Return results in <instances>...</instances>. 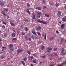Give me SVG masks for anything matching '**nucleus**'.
Returning <instances> with one entry per match:
<instances>
[{
  "label": "nucleus",
  "mask_w": 66,
  "mask_h": 66,
  "mask_svg": "<svg viewBox=\"0 0 66 66\" xmlns=\"http://www.w3.org/2000/svg\"><path fill=\"white\" fill-rule=\"evenodd\" d=\"M5 57V56H2L1 57V59H4Z\"/></svg>",
  "instance_id": "26"
},
{
  "label": "nucleus",
  "mask_w": 66,
  "mask_h": 66,
  "mask_svg": "<svg viewBox=\"0 0 66 66\" xmlns=\"http://www.w3.org/2000/svg\"><path fill=\"white\" fill-rule=\"evenodd\" d=\"M2 41V39H0V42H1Z\"/></svg>",
  "instance_id": "56"
},
{
  "label": "nucleus",
  "mask_w": 66,
  "mask_h": 66,
  "mask_svg": "<svg viewBox=\"0 0 66 66\" xmlns=\"http://www.w3.org/2000/svg\"><path fill=\"white\" fill-rule=\"evenodd\" d=\"M53 37H52L50 39V40H52L53 39Z\"/></svg>",
  "instance_id": "44"
},
{
  "label": "nucleus",
  "mask_w": 66,
  "mask_h": 66,
  "mask_svg": "<svg viewBox=\"0 0 66 66\" xmlns=\"http://www.w3.org/2000/svg\"><path fill=\"white\" fill-rule=\"evenodd\" d=\"M2 48L3 49H4H4H6V47H4V46H3V47H2Z\"/></svg>",
  "instance_id": "47"
},
{
  "label": "nucleus",
  "mask_w": 66,
  "mask_h": 66,
  "mask_svg": "<svg viewBox=\"0 0 66 66\" xmlns=\"http://www.w3.org/2000/svg\"><path fill=\"white\" fill-rule=\"evenodd\" d=\"M45 16H46L47 17H48L49 16V15L47 14H45Z\"/></svg>",
  "instance_id": "24"
},
{
  "label": "nucleus",
  "mask_w": 66,
  "mask_h": 66,
  "mask_svg": "<svg viewBox=\"0 0 66 66\" xmlns=\"http://www.w3.org/2000/svg\"><path fill=\"white\" fill-rule=\"evenodd\" d=\"M46 36H47V35H46V34H45V36L44 37V38L45 39V40H46Z\"/></svg>",
  "instance_id": "25"
},
{
  "label": "nucleus",
  "mask_w": 66,
  "mask_h": 66,
  "mask_svg": "<svg viewBox=\"0 0 66 66\" xmlns=\"http://www.w3.org/2000/svg\"><path fill=\"white\" fill-rule=\"evenodd\" d=\"M2 51H4V49H2Z\"/></svg>",
  "instance_id": "59"
},
{
  "label": "nucleus",
  "mask_w": 66,
  "mask_h": 66,
  "mask_svg": "<svg viewBox=\"0 0 66 66\" xmlns=\"http://www.w3.org/2000/svg\"><path fill=\"white\" fill-rule=\"evenodd\" d=\"M59 3H56L55 4V5L57 7H58L59 6Z\"/></svg>",
  "instance_id": "17"
},
{
  "label": "nucleus",
  "mask_w": 66,
  "mask_h": 66,
  "mask_svg": "<svg viewBox=\"0 0 66 66\" xmlns=\"http://www.w3.org/2000/svg\"><path fill=\"white\" fill-rule=\"evenodd\" d=\"M61 42H64V39L61 38Z\"/></svg>",
  "instance_id": "33"
},
{
  "label": "nucleus",
  "mask_w": 66,
  "mask_h": 66,
  "mask_svg": "<svg viewBox=\"0 0 66 66\" xmlns=\"http://www.w3.org/2000/svg\"><path fill=\"white\" fill-rule=\"evenodd\" d=\"M4 10V11H5V12H7V11H9V10L6 8Z\"/></svg>",
  "instance_id": "22"
},
{
  "label": "nucleus",
  "mask_w": 66,
  "mask_h": 66,
  "mask_svg": "<svg viewBox=\"0 0 66 66\" xmlns=\"http://www.w3.org/2000/svg\"><path fill=\"white\" fill-rule=\"evenodd\" d=\"M47 51H48V52H51V51L49 50H48Z\"/></svg>",
  "instance_id": "54"
},
{
  "label": "nucleus",
  "mask_w": 66,
  "mask_h": 66,
  "mask_svg": "<svg viewBox=\"0 0 66 66\" xmlns=\"http://www.w3.org/2000/svg\"><path fill=\"white\" fill-rule=\"evenodd\" d=\"M37 14L38 16H41L42 15V13H41V12H39L37 13Z\"/></svg>",
  "instance_id": "5"
},
{
  "label": "nucleus",
  "mask_w": 66,
  "mask_h": 66,
  "mask_svg": "<svg viewBox=\"0 0 66 66\" xmlns=\"http://www.w3.org/2000/svg\"><path fill=\"white\" fill-rule=\"evenodd\" d=\"M63 21H66V18H63L62 19Z\"/></svg>",
  "instance_id": "12"
},
{
  "label": "nucleus",
  "mask_w": 66,
  "mask_h": 66,
  "mask_svg": "<svg viewBox=\"0 0 66 66\" xmlns=\"http://www.w3.org/2000/svg\"><path fill=\"white\" fill-rule=\"evenodd\" d=\"M27 53L29 54H31V52H29V51H28Z\"/></svg>",
  "instance_id": "43"
},
{
  "label": "nucleus",
  "mask_w": 66,
  "mask_h": 66,
  "mask_svg": "<svg viewBox=\"0 0 66 66\" xmlns=\"http://www.w3.org/2000/svg\"><path fill=\"white\" fill-rule=\"evenodd\" d=\"M63 64H66V61H65V62H63Z\"/></svg>",
  "instance_id": "50"
},
{
  "label": "nucleus",
  "mask_w": 66,
  "mask_h": 66,
  "mask_svg": "<svg viewBox=\"0 0 66 66\" xmlns=\"http://www.w3.org/2000/svg\"><path fill=\"white\" fill-rule=\"evenodd\" d=\"M26 11L29 14H31V13L30 12V11H29V9H26Z\"/></svg>",
  "instance_id": "8"
},
{
  "label": "nucleus",
  "mask_w": 66,
  "mask_h": 66,
  "mask_svg": "<svg viewBox=\"0 0 66 66\" xmlns=\"http://www.w3.org/2000/svg\"><path fill=\"white\" fill-rule=\"evenodd\" d=\"M47 50H52V48L50 47L47 48Z\"/></svg>",
  "instance_id": "18"
},
{
  "label": "nucleus",
  "mask_w": 66,
  "mask_h": 66,
  "mask_svg": "<svg viewBox=\"0 0 66 66\" xmlns=\"http://www.w3.org/2000/svg\"><path fill=\"white\" fill-rule=\"evenodd\" d=\"M64 8H65V9H66V6H65V7H64Z\"/></svg>",
  "instance_id": "64"
},
{
  "label": "nucleus",
  "mask_w": 66,
  "mask_h": 66,
  "mask_svg": "<svg viewBox=\"0 0 66 66\" xmlns=\"http://www.w3.org/2000/svg\"><path fill=\"white\" fill-rule=\"evenodd\" d=\"M53 54H52L51 55V56H53Z\"/></svg>",
  "instance_id": "61"
},
{
  "label": "nucleus",
  "mask_w": 66,
  "mask_h": 66,
  "mask_svg": "<svg viewBox=\"0 0 66 66\" xmlns=\"http://www.w3.org/2000/svg\"><path fill=\"white\" fill-rule=\"evenodd\" d=\"M0 5L1 6H3V5H4V3H0Z\"/></svg>",
  "instance_id": "19"
},
{
  "label": "nucleus",
  "mask_w": 66,
  "mask_h": 66,
  "mask_svg": "<svg viewBox=\"0 0 66 66\" xmlns=\"http://www.w3.org/2000/svg\"><path fill=\"white\" fill-rule=\"evenodd\" d=\"M42 2L43 4H46V3H45V1L43 0L42 1Z\"/></svg>",
  "instance_id": "32"
},
{
  "label": "nucleus",
  "mask_w": 66,
  "mask_h": 66,
  "mask_svg": "<svg viewBox=\"0 0 66 66\" xmlns=\"http://www.w3.org/2000/svg\"><path fill=\"white\" fill-rule=\"evenodd\" d=\"M27 36H25V38H27Z\"/></svg>",
  "instance_id": "63"
},
{
  "label": "nucleus",
  "mask_w": 66,
  "mask_h": 66,
  "mask_svg": "<svg viewBox=\"0 0 66 66\" xmlns=\"http://www.w3.org/2000/svg\"><path fill=\"white\" fill-rule=\"evenodd\" d=\"M11 48L10 49V50L11 51H13V50H14V48H13V47L12 48Z\"/></svg>",
  "instance_id": "30"
},
{
  "label": "nucleus",
  "mask_w": 66,
  "mask_h": 66,
  "mask_svg": "<svg viewBox=\"0 0 66 66\" xmlns=\"http://www.w3.org/2000/svg\"><path fill=\"white\" fill-rule=\"evenodd\" d=\"M2 28L3 29H4L5 28V26L4 25H3L2 26Z\"/></svg>",
  "instance_id": "28"
},
{
  "label": "nucleus",
  "mask_w": 66,
  "mask_h": 66,
  "mask_svg": "<svg viewBox=\"0 0 66 66\" xmlns=\"http://www.w3.org/2000/svg\"><path fill=\"white\" fill-rule=\"evenodd\" d=\"M22 64L24 66L26 64H25V63L24 62V61H22L21 62Z\"/></svg>",
  "instance_id": "13"
},
{
  "label": "nucleus",
  "mask_w": 66,
  "mask_h": 66,
  "mask_svg": "<svg viewBox=\"0 0 66 66\" xmlns=\"http://www.w3.org/2000/svg\"><path fill=\"white\" fill-rule=\"evenodd\" d=\"M3 24H5V25H6V22H3Z\"/></svg>",
  "instance_id": "41"
},
{
  "label": "nucleus",
  "mask_w": 66,
  "mask_h": 66,
  "mask_svg": "<svg viewBox=\"0 0 66 66\" xmlns=\"http://www.w3.org/2000/svg\"><path fill=\"white\" fill-rule=\"evenodd\" d=\"M32 33H33V34L36 35V33H35V32H34V31H32Z\"/></svg>",
  "instance_id": "38"
},
{
  "label": "nucleus",
  "mask_w": 66,
  "mask_h": 66,
  "mask_svg": "<svg viewBox=\"0 0 66 66\" xmlns=\"http://www.w3.org/2000/svg\"><path fill=\"white\" fill-rule=\"evenodd\" d=\"M23 25H22L21 26V28H23Z\"/></svg>",
  "instance_id": "46"
},
{
  "label": "nucleus",
  "mask_w": 66,
  "mask_h": 66,
  "mask_svg": "<svg viewBox=\"0 0 66 66\" xmlns=\"http://www.w3.org/2000/svg\"><path fill=\"white\" fill-rule=\"evenodd\" d=\"M54 55H57V53H54Z\"/></svg>",
  "instance_id": "48"
},
{
  "label": "nucleus",
  "mask_w": 66,
  "mask_h": 66,
  "mask_svg": "<svg viewBox=\"0 0 66 66\" xmlns=\"http://www.w3.org/2000/svg\"><path fill=\"white\" fill-rule=\"evenodd\" d=\"M53 49L54 51H56V50H57V48H54Z\"/></svg>",
  "instance_id": "35"
},
{
  "label": "nucleus",
  "mask_w": 66,
  "mask_h": 66,
  "mask_svg": "<svg viewBox=\"0 0 66 66\" xmlns=\"http://www.w3.org/2000/svg\"><path fill=\"white\" fill-rule=\"evenodd\" d=\"M42 36H43V37H44V36H45V34H44L43 33L42 34Z\"/></svg>",
  "instance_id": "45"
},
{
  "label": "nucleus",
  "mask_w": 66,
  "mask_h": 66,
  "mask_svg": "<svg viewBox=\"0 0 66 66\" xmlns=\"http://www.w3.org/2000/svg\"><path fill=\"white\" fill-rule=\"evenodd\" d=\"M37 34H38V35L39 36L41 35V34H40V33L39 32H37Z\"/></svg>",
  "instance_id": "27"
},
{
  "label": "nucleus",
  "mask_w": 66,
  "mask_h": 66,
  "mask_svg": "<svg viewBox=\"0 0 66 66\" xmlns=\"http://www.w3.org/2000/svg\"><path fill=\"white\" fill-rule=\"evenodd\" d=\"M16 34L14 33H13L12 34V37H15Z\"/></svg>",
  "instance_id": "9"
},
{
  "label": "nucleus",
  "mask_w": 66,
  "mask_h": 66,
  "mask_svg": "<svg viewBox=\"0 0 66 66\" xmlns=\"http://www.w3.org/2000/svg\"><path fill=\"white\" fill-rule=\"evenodd\" d=\"M9 18V16H8L7 17V18Z\"/></svg>",
  "instance_id": "60"
},
{
  "label": "nucleus",
  "mask_w": 66,
  "mask_h": 66,
  "mask_svg": "<svg viewBox=\"0 0 66 66\" xmlns=\"http://www.w3.org/2000/svg\"><path fill=\"white\" fill-rule=\"evenodd\" d=\"M33 39L34 38V37L32 35L31 37Z\"/></svg>",
  "instance_id": "53"
},
{
  "label": "nucleus",
  "mask_w": 66,
  "mask_h": 66,
  "mask_svg": "<svg viewBox=\"0 0 66 66\" xmlns=\"http://www.w3.org/2000/svg\"><path fill=\"white\" fill-rule=\"evenodd\" d=\"M38 22H39L40 23H43V24H47V23L46 22H44L42 21H40L39 20H38Z\"/></svg>",
  "instance_id": "3"
},
{
  "label": "nucleus",
  "mask_w": 66,
  "mask_h": 66,
  "mask_svg": "<svg viewBox=\"0 0 66 66\" xmlns=\"http://www.w3.org/2000/svg\"><path fill=\"white\" fill-rule=\"evenodd\" d=\"M27 5L28 7H30V4H27Z\"/></svg>",
  "instance_id": "42"
},
{
  "label": "nucleus",
  "mask_w": 66,
  "mask_h": 66,
  "mask_svg": "<svg viewBox=\"0 0 66 66\" xmlns=\"http://www.w3.org/2000/svg\"><path fill=\"white\" fill-rule=\"evenodd\" d=\"M46 8V6H44L43 7V9H45Z\"/></svg>",
  "instance_id": "40"
},
{
  "label": "nucleus",
  "mask_w": 66,
  "mask_h": 66,
  "mask_svg": "<svg viewBox=\"0 0 66 66\" xmlns=\"http://www.w3.org/2000/svg\"><path fill=\"white\" fill-rule=\"evenodd\" d=\"M65 27V24H62L61 25V28L62 29H64Z\"/></svg>",
  "instance_id": "7"
},
{
  "label": "nucleus",
  "mask_w": 66,
  "mask_h": 66,
  "mask_svg": "<svg viewBox=\"0 0 66 66\" xmlns=\"http://www.w3.org/2000/svg\"><path fill=\"white\" fill-rule=\"evenodd\" d=\"M27 58L26 57H25L24 59H23V61H24V62H25L27 61Z\"/></svg>",
  "instance_id": "16"
},
{
  "label": "nucleus",
  "mask_w": 66,
  "mask_h": 66,
  "mask_svg": "<svg viewBox=\"0 0 66 66\" xmlns=\"http://www.w3.org/2000/svg\"><path fill=\"white\" fill-rule=\"evenodd\" d=\"M64 51H65V49L64 48H63L61 50V53H64Z\"/></svg>",
  "instance_id": "10"
},
{
  "label": "nucleus",
  "mask_w": 66,
  "mask_h": 66,
  "mask_svg": "<svg viewBox=\"0 0 66 66\" xmlns=\"http://www.w3.org/2000/svg\"><path fill=\"white\" fill-rule=\"evenodd\" d=\"M41 48H42L41 50H44V48H45V47L43 46H42Z\"/></svg>",
  "instance_id": "20"
},
{
  "label": "nucleus",
  "mask_w": 66,
  "mask_h": 66,
  "mask_svg": "<svg viewBox=\"0 0 66 66\" xmlns=\"http://www.w3.org/2000/svg\"><path fill=\"white\" fill-rule=\"evenodd\" d=\"M25 21L26 22H28L29 21V20L27 19H26L25 20Z\"/></svg>",
  "instance_id": "31"
},
{
  "label": "nucleus",
  "mask_w": 66,
  "mask_h": 66,
  "mask_svg": "<svg viewBox=\"0 0 66 66\" xmlns=\"http://www.w3.org/2000/svg\"><path fill=\"white\" fill-rule=\"evenodd\" d=\"M54 66V64H51L50 65V66Z\"/></svg>",
  "instance_id": "51"
},
{
  "label": "nucleus",
  "mask_w": 66,
  "mask_h": 66,
  "mask_svg": "<svg viewBox=\"0 0 66 66\" xmlns=\"http://www.w3.org/2000/svg\"><path fill=\"white\" fill-rule=\"evenodd\" d=\"M10 24H11V26H13V27H15V24H13V22H11Z\"/></svg>",
  "instance_id": "14"
},
{
  "label": "nucleus",
  "mask_w": 66,
  "mask_h": 66,
  "mask_svg": "<svg viewBox=\"0 0 66 66\" xmlns=\"http://www.w3.org/2000/svg\"><path fill=\"white\" fill-rule=\"evenodd\" d=\"M36 9L37 10H42V8L40 7H36Z\"/></svg>",
  "instance_id": "11"
},
{
  "label": "nucleus",
  "mask_w": 66,
  "mask_h": 66,
  "mask_svg": "<svg viewBox=\"0 0 66 66\" xmlns=\"http://www.w3.org/2000/svg\"><path fill=\"white\" fill-rule=\"evenodd\" d=\"M32 17L34 19H36V18H35V16L34 15H33L32 16Z\"/></svg>",
  "instance_id": "21"
},
{
  "label": "nucleus",
  "mask_w": 66,
  "mask_h": 66,
  "mask_svg": "<svg viewBox=\"0 0 66 66\" xmlns=\"http://www.w3.org/2000/svg\"><path fill=\"white\" fill-rule=\"evenodd\" d=\"M41 57H42V58H43V59H44V58H45V56H41Z\"/></svg>",
  "instance_id": "36"
},
{
  "label": "nucleus",
  "mask_w": 66,
  "mask_h": 66,
  "mask_svg": "<svg viewBox=\"0 0 66 66\" xmlns=\"http://www.w3.org/2000/svg\"><path fill=\"white\" fill-rule=\"evenodd\" d=\"M35 29L37 31H40V30H41V27H40V26H39L38 27V28L36 27L35 28Z\"/></svg>",
  "instance_id": "1"
},
{
  "label": "nucleus",
  "mask_w": 66,
  "mask_h": 66,
  "mask_svg": "<svg viewBox=\"0 0 66 66\" xmlns=\"http://www.w3.org/2000/svg\"><path fill=\"white\" fill-rule=\"evenodd\" d=\"M25 29L26 30V31H28V29L27 27H26L25 28Z\"/></svg>",
  "instance_id": "29"
},
{
  "label": "nucleus",
  "mask_w": 66,
  "mask_h": 66,
  "mask_svg": "<svg viewBox=\"0 0 66 66\" xmlns=\"http://www.w3.org/2000/svg\"><path fill=\"white\" fill-rule=\"evenodd\" d=\"M13 47V45L12 44H10L9 45V48H12Z\"/></svg>",
  "instance_id": "6"
},
{
  "label": "nucleus",
  "mask_w": 66,
  "mask_h": 66,
  "mask_svg": "<svg viewBox=\"0 0 66 66\" xmlns=\"http://www.w3.org/2000/svg\"><path fill=\"white\" fill-rule=\"evenodd\" d=\"M32 62L34 63H36V61L35 60H33Z\"/></svg>",
  "instance_id": "23"
},
{
  "label": "nucleus",
  "mask_w": 66,
  "mask_h": 66,
  "mask_svg": "<svg viewBox=\"0 0 66 66\" xmlns=\"http://www.w3.org/2000/svg\"><path fill=\"white\" fill-rule=\"evenodd\" d=\"M2 14L4 15V16H6V14L4 12V11H2Z\"/></svg>",
  "instance_id": "15"
},
{
  "label": "nucleus",
  "mask_w": 66,
  "mask_h": 66,
  "mask_svg": "<svg viewBox=\"0 0 66 66\" xmlns=\"http://www.w3.org/2000/svg\"><path fill=\"white\" fill-rule=\"evenodd\" d=\"M17 32L18 34H19V31H17Z\"/></svg>",
  "instance_id": "49"
},
{
  "label": "nucleus",
  "mask_w": 66,
  "mask_h": 66,
  "mask_svg": "<svg viewBox=\"0 0 66 66\" xmlns=\"http://www.w3.org/2000/svg\"><path fill=\"white\" fill-rule=\"evenodd\" d=\"M31 58L32 59H33V57L32 56H31Z\"/></svg>",
  "instance_id": "58"
},
{
  "label": "nucleus",
  "mask_w": 66,
  "mask_h": 66,
  "mask_svg": "<svg viewBox=\"0 0 66 66\" xmlns=\"http://www.w3.org/2000/svg\"><path fill=\"white\" fill-rule=\"evenodd\" d=\"M58 13L57 14V16L58 17H59L60 16H61V12L59 11H58Z\"/></svg>",
  "instance_id": "2"
},
{
  "label": "nucleus",
  "mask_w": 66,
  "mask_h": 66,
  "mask_svg": "<svg viewBox=\"0 0 66 66\" xmlns=\"http://www.w3.org/2000/svg\"><path fill=\"white\" fill-rule=\"evenodd\" d=\"M31 66H33V64H31Z\"/></svg>",
  "instance_id": "62"
},
{
  "label": "nucleus",
  "mask_w": 66,
  "mask_h": 66,
  "mask_svg": "<svg viewBox=\"0 0 66 66\" xmlns=\"http://www.w3.org/2000/svg\"><path fill=\"white\" fill-rule=\"evenodd\" d=\"M21 34H22V35H24L25 34V33L23 32H21Z\"/></svg>",
  "instance_id": "39"
},
{
  "label": "nucleus",
  "mask_w": 66,
  "mask_h": 66,
  "mask_svg": "<svg viewBox=\"0 0 66 66\" xmlns=\"http://www.w3.org/2000/svg\"><path fill=\"white\" fill-rule=\"evenodd\" d=\"M40 17V15H39L37 16V17H38V18H39Z\"/></svg>",
  "instance_id": "57"
},
{
  "label": "nucleus",
  "mask_w": 66,
  "mask_h": 66,
  "mask_svg": "<svg viewBox=\"0 0 66 66\" xmlns=\"http://www.w3.org/2000/svg\"><path fill=\"white\" fill-rule=\"evenodd\" d=\"M63 64H64V63H63L62 64H61V65H60V66H63Z\"/></svg>",
  "instance_id": "52"
},
{
  "label": "nucleus",
  "mask_w": 66,
  "mask_h": 66,
  "mask_svg": "<svg viewBox=\"0 0 66 66\" xmlns=\"http://www.w3.org/2000/svg\"><path fill=\"white\" fill-rule=\"evenodd\" d=\"M12 40H17V38H13L12 39Z\"/></svg>",
  "instance_id": "34"
},
{
  "label": "nucleus",
  "mask_w": 66,
  "mask_h": 66,
  "mask_svg": "<svg viewBox=\"0 0 66 66\" xmlns=\"http://www.w3.org/2000/svg\"><path fill=\"white\" fill-rule=\"evenodd\" d=\"M56 33H57V34H59V32H58V31H56Z\"/></svg>",
  "instance_id": "55"
},
{
  "label": "nucleus",
  "mask_w": 66,
  "mask_h": 66,
  "mask_svg": "<svg viewBox=\"0 0 66 66\" xmlns=\"http://www.w3.org/2000/svg\"><path fill=\"white\" fill-rule=\"evenodd\" d=\"M4 36L5 37H6L7 36V35L6 34H4Z\"/></svg>",
  "instance_id": "37"
},
{
  "label": "nucleus",
  "mask_w": 66,
  "mask_h": 66,
  "mask_svg": "<svg viewBox=\"0 0 66 66\" xmlns=\"http://www.w3.org/2000/svg\"><path fill=\"white\" fill-rule=\"evenodd\" d=\"M22 51V50L20 49H18L17 51V52L18 53H19L20 52H21Z\"/></svg>",
  "instance_id": "4"
}]
</instances>
